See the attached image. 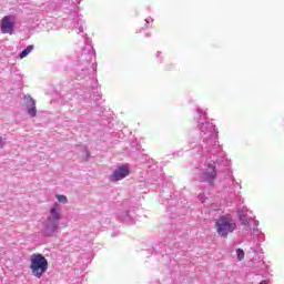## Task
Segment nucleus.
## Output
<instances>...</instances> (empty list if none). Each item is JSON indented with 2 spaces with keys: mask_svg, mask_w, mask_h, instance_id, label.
Returning a JSON list of instances; mask_svg holds the SVG:
<instances>
[{
  "mask_svg": "<svg viewBox=\"0 0 284 284\" xmlns=\"http://www.w3.org/2000/svg\"><path fill=\"white\" fill-rule=\"evenodd\" d=\"M237 227L236 220H234V217L230 214L222 215L215 220V231L219 236H222V239H227L230 234L236 232Z\"/></svg>",
  "mask_w": 284,
  "mask_h": 284,
  "instance_id": "obj_1",
  "label": "nucleus"
},
{
  "mask_svg": "<svg viewBox=\"0 0 284 284\" xmlns=\"http://www.w3.org/2000/svg\"><path fill=\"white\" fill-rule=\"evenodd\" d=\"M30 270L37 278H41L48 272V260L42 254L31 255Z\"/></svg>",
  "mask_w": 284,
  "mask_h": 284,
  "instance_id": "obj_2",
  "label": "nucleus"
},
{
  "mask_svg": "<svg viewBox=\"0 0 284 284\" xmlns=\"http://www.w3.org/2000/svg\"><path fill=\"white\" fill-rule=\"evenodd\" d=\"M125 176H130V168H128V165L125 164H122V165H119L113 171V173L110 176V181H112L113 183H116V181H123Z\"/></svg>",
  "mask_w": 284,
  "mask_h": 284,
  "instance_id": "obj_3",
  "label": "nucleus"
},
{
  "mask_svg": "<svg viewBox=\"0 0 284 284\" xmlns=\"http://www.w3.org/2000/svg\"><path fill=\"white\" fill-rule=\"evenodd\" d=\"M0 28L3 34H12L14 32V16H4Z\"/></svg>",
  "mask_w": 284,
  "mask_h": 284,
  "instance_id": "obj_4",
  "label": "nucleus"
},
{
  "mask_svg": "<svg viewBox=\"0 0 284 284\" xmlns=\"http://www.w3.org/2000/svg\"><path fill=\"white\" fill-rule=\"evenodd\" d=\"M61 206L59 203H54L50 210V216L48 217L49 223H59L61 221Z\"/></svg>",
  "mask_w": 284,
  "mask_h": 284,
  "instance_id": "obj_5",
  "label": "nucleus"
},
{
  "mask_svg": "<svg viewBox=\"0 0 284 284\" xmlns=\"http://www.w3.org/2000/svg\"><path fill=\"white\" fill-rule=\"evenodd\" d=\"M216 179V169L212 165L207 166L205 172L202 174V180L206 183H213Z\"/></svg>",
  "mask_w": 284,
  "mask_h": 284,
  "instance_id": "obj_6",
  "label": "nucleus"
},
{
  "mask_svg": "<svg viewBox=\"0 0 284 284\" xmlns=\"http://www.w3.org/2000/svg\"><path fill=\"white\" fill-rule=\"evenodd\" d=\"M26 99L28 113L30 116H37V101L30 95H28Z\"/></svg>",
  "mask_w": 284,
  "mask_h": 284,
  "instance_id": "obj_7",
  "label": "nucleus"
},
{
  "mask_svg": "<svg viewBox=\"0 0 284 284\" xmlns=\"http://www.w3.org/2000/svg\"><path fill=\"white\" fill-rule=\"evenodd\" d=\"M247 207H242L237 211V216L241 221V224L247 227L250 225V221H247Z\"/></svg>",
  "mask_w": 284,
  "mask_h": 284,
  "instance_id": "obj_8",
  "label": "nucleus"
},
{
  "mask_svg": "<svg viewBox=\"0 0 284 284\" xmlns=\"http://www.w3.org/2000/svg\"><path fill=\"white\" fill-rule=\"evenodd\" d=\"M32 50H34V45H28L21 53H20V59H26V57H28V54H30V52H32Z\"/></svg>",
  "mask_w": 284,
  "mask_h": 284,
  "instance_id": "obj_9",
  "label": "nucleus"
},
{
  "mask_svg": "<svg viewBox=\"0 0 284 284\" xmlns=\"http://www.w3.org/2000/svg\"><path fill=\"white\" fill-rule=\"evenodd\" d=\"M239 261H243L245 258V252L242 248L236 250Z\"/></svg>",
  "mask_w": 284,
  "mask_h": 284,
  "instance_id": "obj_10",
  "label": "nucleus"
},
{
  "mask_svg": "<svg viewBox=\"0 0 284 284\" xmlns=\"http://www.w3.org/2000/svg\"><path fill=\"white\" fill-rule=\"evenodd\" d=\"M59 203H68V197L65 195H57Z\"/></svg>",
  "mask_w": 284,
  "mask_h": 284,
  "instance_id": "obj_11",
  "label": "nucleus"
},
{
  "mask_svg": "<svg viewBox=\"0 0 284 284\" xmlns=\"http://www.w3.org/2000/svg\"><path fill=\"white\" fill-rule=\"evenodd\" d=\"M260 284H270V282L267 280H264V281L260 282Z\"/></svg>",
  "mask_w": 284,
  "mask_h": 284,
  "instance_id": "obj_12",
  "label": "nucleus"
},
{
  "mask_svg": "<svg viewBox=\"0 0 284 284\" xmlns=\"http://www.w3.org/2000/svg\"><path fill=\"white\" fill-rule=\"evenodd\" d=\"M1 143H3V138L2 136H0V145H1Z\"/></svg>",
  "mask_w": 284,
  "mask_h": 284,
  "instance_id": "obj_13",
  "label": "nucleus"
}]
</instances>
